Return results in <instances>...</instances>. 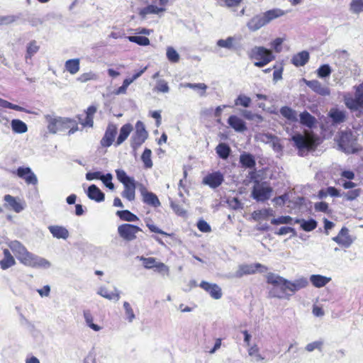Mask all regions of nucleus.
Listing matches in <instances>:
<instances>
[{"mask_svg":"<svg viewBox=\"0 0 363 363\" xmlns=\"http://www.w3.org/2000/svg\"><path fill=\"white\" fill-rule=\"evenodd\" d=\"M132 130L133 126L131 124L126 123L123 125L120 129L119 135L116 140L115 145L118 146L121 145L128 138Z\"/></svg>","mask_w":363,"mask_h":363,"instance_id":"28","label":"nucleus"},{"mask_svg":"<svg viewBox=\"0 0 363 363\" xmlns=\"http://www.w3.org/2000/svg\"><path fill=\"white\" fill-rule=\"evenodd\" d=\"M328 116L334 125L344 123L347 118L346 111L337 108H332L329 111Z\"/></svg>","mask_w":363,"mask_h":363,"instance_id":"19","label":"nucleus"},{"mask_svg":"<svg viewBox=\"0 0 363 363\" xmlns=\"http://www.w3.org/2000/svg\"><path fill=\"white\" fill-rule=\"evenodd\" d=\"M16 174L18 177L25 180L28 184H36L38 178L30 167H20L17 169Z\"/></svg>","mask_w":363,"mask_h":363,"instance_id":"16","label":"nucleus"},{"mask_svg":"<svg viewBox=\"0 0 363 363\" xmlns=\"http://www.w3.org/2000/svg\"><path fill=\"white\" fill-rule=\"evenodd\" d=\"M293 218L289 216H280L277 218H274L271 220V223L273 225L279 224H291Z\"/></svg>","mask_w":363,"mask_h":363,"instance_id":"61","label":"nucleus"},{"mask_svg":"<svg viewBox=\"0 0 363 363\" xmlns=\"http://www.w3.org/2000/svg\"><path fill=\"white\" fill-rule=\"evenodd\" d=\"M344 101L345 106L352 111H357L363 107V82L355 86L354 97L345 96Z\"/></svg>","mask_w":363,"mask_h":363,"instance_id":"10","label":"nucleus"},{"mask_svg":"<svg viewBox=\"0 0 363 363\" xmlns=\"http://www.w3.org/2000/svg\"><path fill=\"white\" fill-rule=\"evenodd\" d=\"M123 308H124L125 313V315L127 317L128 322L132 323L133 320L135 318V313L133 312L132 307L130 306V305L128 302L125 301L123 303Z\"/></svg>","mask_w":363,"mask_h":363,"instance_id":"58","label":"nucleus"},{"mask_svg":"<svg viewBox=\"0 0 363 363\" xmlns=\"http://www.w3.org/2000/svg\"><path fill=\"white\" fill-rule=\"evenodd\" d=\"M167 58L172 63H177L179 61L180 56L177 50L172 47L167 48Z\"/></svg>","mask_w":363,"mask_h":363,"instance_id":"42","label":"nucleus"},{"mask_svg":"<svg viewBox=\"0 0 363 363\" xmlns=\"http://www.w3.org/2000/svg\"><path fill=\"white\" fill-rule=\"evenodd\" d=\"M117 179L123 184H128L131 182H134V179L127 175L123 169L116 170Z\"/></svg>","mask_w":363,"mask_h":363,"instance_id":"48","label":"nucleus"},{"mask_svg":"<svg viewBox=\"0 0 363 363\" xmlns=\"http://www.w3.org/2000/svg\"><path fill=\"white\" fill-rule=\"evenodd\" d=\"M292 140L300 152H307L315 147V141L310 135L304 136L301 134H296L292 137Z\"/></svg>","mask_w":363,"mask_h":363,"instance_id":"11","label":"nucleus"},{"mask_svg":"<svg viewBox=\"0 0 363 363\" xmlns=\"http://www.w3.org/2000/svg\"><path fill=\"white\" fill-rule=\"evenodd\" d=\"M39 45L35 40L30 41L26 47V60L31 59V57L38 52Z\"/></svg>","mask_w":363,"mask_h":363,"instance_id":"39","label":"nucleus"},{"mask_svg":"<svg viewBox=\"0 0 363 363\" xmlns=\"http://www.w3.org/2000/svg\"><path fill=\"white\" fill-rule=\"evenodd\" d=\"M241 114L247 120L256 121L257 122H262L263 121V118L260 115L253 113L252 111L248 110H242L241 111Z\"/></svg>","mask_w":363,"mask_h":363,"instance_id":"50","label":"nucleus"},{"mask_svg":"<svg viewBox=\"0 0 363 363\" xmlns=\"http://www.w3.org/2000/svg\"><path fill=\"white\" fill-rule=\"evenodd\" d=\"M116 133V125L113 123H109L106 128L104 137L101 140V145L104 147H110L114 141Z\"/></svg>","mask_w":363,"mask_h":363,"instance_id":"13","label":"nucleus"},{"mask_svg":"<svg viewBox=\"0 0 363 363\" xmlns=\"http://www.w3.org/2000/svg\"><path fill=\"white\" fill-rule=\"evenodd\" d=\"M116 215L122 220L128 222H135L139 220L138 217L128 210L118 211Z\"/></svg>","mask_w":363,"mask_h":363,"instance_id":"37","label":"nucleus"},{"mask_svg":"<svg viewBox=\"0 0 363 363\" xmlns=\"http://www.w3.org/2000/svg\"><path fill=\"white\" fill-rule=\"evenodd\" d=\"M184 87H188L192 89L195 90H199L201 91L199 94L201 96H205L206 91L208 88V86L204 83H197V84H192V83H186L183 85Z\"/></svg>","mask_w":363,"mask_h":363,"instance_id":"45","label":"nucleus"},{"mask_svg":"<svg viewBox=\"0 0 363 363\" xmlns=\"http://www.w3.org/2000/svg\"><path fill=\"white\" fill-rule=\"evenodd\" d=\"M304 83L315 93L323 96H329L330 94V89L323 85L318 80H307L306 79H303Z\"/></svg>","mask_w":363,"mask_h":363,"instance_id":"14","label":"nucleus"},{"mask_svg":"<svg viewBox=\"0 0 363 363\" xmlns=\"http://www.w3.org/2000/svg\"><path fill=\"white\" fill-rule=\"evenodd\" d=\"M124 190L122 192V196L125 198L130 201H132L135 199V181L129 182L128 184H125Z\"/></svg>","mask_w":363,"mask_h":363,"instance_id":"29","label":"nucleus"},{"mask_svg":"<svg viewBox=\"0 0 363 363\" xmlns=\"http://www.w3.org/2000/svg\"><path fill=\"white\" fill-rule=\"evenodd\" d=\"M140 259L143 262V264L146 269H154L157 261L155 257H140Z\"/></svg>","mask_w":363,"mask_h":363,"instance_id":"59","label":"nucleus"},{"mask_svg":"<svg viewBox=\"0 0 363 363\" xmlns=\"http://www.w3.org/2000/svg\"><path fill=\"white\" fill-rule=\"evenodd\" d=\"M86 194L89 199L96 202L104 201L105 199L104 194L95 184L89 186Z\"/></svg>","mask_w":363,"mask_h":363,"instance_id":"24","label":"nucleus"},{"mask_svg":"<svg viewBox=\"0 0 363 363\" xmlns=\"http://www.w3.org/2000/svg\"><path fill=\"white\" fill-rule=\"evenodd\" d=\"M295 223H300L302 229L307 232H310L317 227V222L313 219L308 220L296 219Z\"/></svg>","mask_w":363,"mask_h":363,"instance_id":"38","label":"nucleus"},{"mask_svg":"<svg viewBox=\"0 0 363 363\" xmlns=\"http://www.w3.org/2000/svg\"><path fill=\"white\" fill-rule=\"evenodd\" d=\"M284 14H285V12L284 11H282L279 9H275L269 10V11L264 12V13H262V15L266 21V24H267L272 20H274L278 17L282 16Z\"/></svg>","mask_w":363,"mask_h":363,"instance_id":"32","label":"nucleus"},{"mask_svg":"<svg viewBox=\"0 0 363 363\" xmlns=\"http://www.w3.org/2000/svg\"><path fill=\"white\" fill-rule=\"evenodd\" d=\"M16 264V261L13 257H4L0 261V267L2 269L5 270Z\"/></svg>","mask_w":363,"mask_h":363,"instance_id":"57","label":"nucleus"},{"mask_svg":"<svg viewBox=\"0 0 363 363\" xmlns=\"http://www.w3.org/2000/svg\"><path fill=\"white\" fill-rule=\"evenodd\" d=\"M79 59H71L65 62V67L66 70L69 72L71 74H75L79 70Z\"/></svg>","mask_w":363,"mask_h":363,"instance_id":"34","label":"nucleus"},{"mask_svg":"<svg viewBox=\"0 0 363 363\" xmlns=\"http://www.w3.org/2000/svg\"><path fill=\"white\" fill-rule=\"evenodd\" d=\"M16 259L22 264L37 269H48L51 263L46 259L30 252L28 250L21 253Z\"/></svg>","mask_w":363,"mask_h":363,"instance_id":"4","label":"nucleus"},{"mask_svg":"<svg viewBox=\"0 0 363 363\" xmlns=\"http://www.w3.org/2000/svg\"><path fill=\"white\" fill-rule=\"evenodd\" d=\"M84 317L87 325L91 328L94 331H99L101 330V327L96 324L93 323V317L89 312H84Z\"/></svg>","mask_w":363,"mask_h":363,"instance_id":"54","label":"nucleus"},{"mask_svg":"<svg viewBox=\"0 0 363 363\" xmlns=\"http://www.w3.org/2000/svg\"><path fill=\"white\" fill-rule=\"evenodd\" d=\"M48 230L52 235L57 239L66 240L69 235L68 230L62 225H50Z\"/></svg>","mask_w":363,"mask_h":363,"instance_id":"23","label":"nucleus"},{"mask_svg":"<svg viewBox=\"0 0 363 363\" xmlns=\"http://www.w3.org/2000/svg\"><path fill=\"white\" fill-rule=\"evenodd\" d=\"M112 178H113V177H112L111 174L108 173V174H106V175H103V177L101 179V180L106 185V186L108 187L111 190L114 189V185L111 182Z\"/></svg>","mask_w":363,"mask_h":363,"instance_id":"64","label":"nucleus"},{"mask_svg":"<svg viewBox=\"0 0 363 363\" xmlns=\"http://www.w3.org/2000/svg\"><path fill=\"white\" fill-rule=\"evenodd\" d=\"M228 123L236 132L242 133L247 130L245 121L237 116H230L228 119Z\"/></svg>","mask_w":363,"mask_h":363,"instance_id":"22","label":"nucleus"},{"mask_svg":"<svg viewBox=\"0 0 363 363\" xmlns=\"http://www.w3.org/2000/svg\"><path fill=\"white\" fill-rule=\"evenodd\" d=\"M7 245L14 255L18 253V252H20L23 247H25L21 242L18 240L9 241Z\"/></svg>","mask_w":363,"mask_h":363,"instance_id":"55","label":"nucleus"},{"mask_svg":"<svg viewBox=\"0 0 363 363\" xmlns=\"http://www.w3.org/2000/svg\"><path fill=\"white\" fill-rule=\"evenodd\" d=\"M11 128L14 133H24L27 132V125L19 119H13L11 121Z\"/></svg>","mask_w":363,"mask_h":363,"instance_id":"36","label":"nucleus"},{"mask_svg":"<svg viewBox=\"0 0 363 363\" xmlns=\"http://www.w3.org/2000/svg\"><path fill=\"white\" fill-rule=\"evenodd\" d=\"M315 118L308 112L303 111L300 114V123L302 125L311 128L315 125Z\"/></svg>","mask_w":363,"mask_h":363,"instance_id":"33","label":"nucleus"},{"mask_svg":"<svg viewBox=\"0 0 363 363\" xmlns=\"http://www.w3.org/2000/svg\"><path fill=\"white\" fill-rule=\"evenodd\" d=\"M266 24V21L264 19L262 15H257L252 18L247 23V27L250 31L255 32Z\"/></svg>","mask_w":363,"mask_h":363,"instance_id":"25","label":"nucleus"},{"mask_svg":"<svg viewBox=\"0 0 363 363\" xmlns=\"http://www.w3.org/2000/svg\"><path fill=\"white\" fill-rule=\"evenodd\" d=\"M333 240L345 247H349L353 242L349 235V230L345 227L340 230L337 236L333 238Z\"/></svg>","mask_w":363,"mask_h":363,"instance_id":"17","label":"nucleus"},{"mask_svg":"<svg viewBox=\"0 0 363 363\" xmlns=\"http://www.w3.org/2000/svg\"><path fill=\"white\" fill-rule=\"evenodd\" d=\"M337 143L340 148L346 153H354L359 150L357 138L351 130L341 131Z\"/></svg>","mask_w":363,"mask_h":363,"instance_id":"5","label":"nucleus"},{"mask_svg":"<svg viewBox=\"0 0 363 363\" xmlns=\"http://www.w3.org/2000/svg\"><path fill=\"white\" fill-rule=\"evenodd\" d=\"M240 162L248 168H252L255 166V161L253 157L250 154H244L240 156Z\"/></svg>","mask_w":363,"mask_h":363,"instance_id":"44","label":"nucleus"},{"mask_svg":"<svg viewBox=\"0 0 363 363\" xmlns=\"http://www.w3.org/2000/svg\"><path fill=\"white\" fill-rule=\"evenodd\" d=\"M140 191L144 203L154 207H158L160 206V201L155 194L149 192L144 186H141Z\"/></svg>","mask_w":363,"mask_h":363,"instance_id":"21","label":"nucleus"},{"mask_svg":"<svg viewBox=\"0 0 363 363\" xmlns=\"http://www.w3.org/2000/svg\"><path fill=\"white\" fill-rule=\"evenodd\" d=\"M199 286L203 290L207 291L213 298L220 299L222 297V290L216 284L202 281Z\"/></svg>","mask_w":363,"mask_h":363,"instance_id":"18","label":"nucleus"},{"mask_svg":"<svg viewBox=\"0 0 363 363\" xmlns=\"http://www.w3.org/2000/svg\"><path fill=\"white\" fill-rule=\"evenodd\" d=\"M216 151L220 158L225 160L230 155V149L229 146L225 143H220L216 147Z\"/></svg>","mask_w":363,"mask_h":363,"instance_id":"40","label":"nucleus"},{"mask_svg":"<svg viewBox=\"0 0 363 363\" xmlns=\"http://www.w3.org/2000/svg\"><path fill=\"white\" fill-rule=\"evenodd\" d=\"M127 39L132 43H135L139 45L147 46L149 45L150 42L149 38L145 36L140 35H133V36H128Z\"/></svg>","mask_w":363,"mask_h":363,"instance_id":"41","label":"nucleus"},{"mask_svg":"<svg viewBox=\"0 0 363 363\" xmlns=\"http://www.w3.org/2000/svg\"><path fill=\"white\" fill-rule=\"evenodd\" d=\"M274 211L272 208H264L254 211L252 217L255 220H265L269 216H273Z\"/></svg>","mask_w":363,"mask_h":363,"instance_id":"35","label":"nucleus"},{"mask_svg":"<svg viewBox=\"0 0 363 363\" xmlns=\"http://www.w3.org/2000/svg\"><path fill=\"white\" fill-rule=\"evenodd\" d=\"M248 354L251 357H255L256 361H261L264 357L259 354V350L257 345L250 346L247 350Z\"/></svg>","mask_w":363,"mask_h":363,"instance_id":"56","label":"nucleus"},{"mask_svg":"<svg viewBox=\"0 0 363 363\" xmlns=\"http://www.w3.org/2000/svg\"><path fill=\"white\" fill-rule=\"evenodd\" d=\"M248 57L255 60V66L263 67L275 59L272 50L263 46H255L247 52Z\"/></svg>","mask_w":363,"mask_h":363,"instance_id":"3","label":"nucleus"},{"mask_svg":"<svg viewBox=\"0 0 363 363\" xmlns=\"http://www.w3.org/2000/svg\"><path fill=\"white\" fill-rule=\"evenodd\" d=\"M47 129L51 134L69 130L68 135H71L78 130L77 122L69 118L57 116L55 113L45 114L43 116Z\"/></svg>","mask_w":363,"mask_h":363,"instance_id":"1","label":"nucleus"},{"mask_svg":"<svg viewBox=\"0 0 363 363\" xmlns=\"http://www.w3.org/2000/svg\"><path fill=\"white\" fill-rule=\"evenodd\" d=\"M4 201H5V208L12 210L16 213H21L25 209L26 203L19 198L6 194L4 196Z\"/></svg>","mask_w":363,"mask_h":363,"instance_id":"12","label":"nucleus"},{"mask_svg":"<svg viewBox=\"0 0 363 363\" xmlns=\"http://www.w3.org/2000/svg\"><path fill=\"white\" fill-rule=\"evenodd\" d=\"M234 41L235 38L233 37H228L226 39L218 40L216 43V45L220 48L231 50L233 48Z\"/></svg>","mask_w":363,"mask_h":363,"instance_id":"47","label":"nucleus"},{"mask_svg":"<svg viewBox=\"0 0 363 363\" xmlns=\"http://www.w3.org/2000/svg\"><path fill=\"white\" fill-rule=\"evenodd\" d=\"M224 181V177L220 172L208 174L203 179V183L212 189L218 187Z\"/></svg>","mask_w":363,"mask_h":363,"instance_id":"15","label":"nucleus"},{"mask_svg":"<svg viewBox=\"0 0 363 363\" xmlns=\"http://www.w3.org/2000/svg\"><path fill=\"white\" fill-rule=\"evenodd\" d=\"M281 115L287 119L289 122L294 123L298 121L297 112L289 106H283L280 108Z\"/></svg>","mask_w":363,"mask_h":363,"instance_id":"30","label":"nucleus"},{"mask_svg":"<svg viewBox=\"0 0 363 363\" xmlns=\"http://www.w3.org/2000/svg\"><path fill=\"white\" fill-rule=\"evenodd\" d=\"M142 229L135 225L129 223H123L118 226L117 232L120 238L126 242H131L137 238L139 232H142Z\"/></svg>","mask_w":363,"mask_h":363,"instance_id":"9","label":"nucleus"},{"mask_svg":"<svg viewBox=\"0 0 363 363\" xmlns=\"http://www.w3.org/2000/svg\"><path fill=\"white\" fill-rule=\"evenodd\" d=\"M154 269L155 272L162 276H169V267L163 262H157Z\"/></svg>","mask_w":363,"mask_h":363,"instance_id":"49","label":"nucleus"},{"mask_svg":"<svg viewBox=\"0 0 363 363\" xmlns=\"http://www.w3.org/2000/svg\"><path fill=\"white\" fill-rule=\"evenodd\" d=\"M155 89L157 91L162 93H168L169 91V85L164 79H160L157 82Z\"/></svg>","mask_w":363,"mask_h":363,"instance_id":"62","label":"nucleus"},{"mask_svg":"<svg viewBox=\"0 0 363 363\" xmlns=\"http://www.w3.org/2000/svg\"><path fill=\"white\" fill-rule=\"evenodd\" d=\"M198 229L203 233H210L211 228L210 225L204 220H199L197 223Z\"/></svg>","mask_w":363,"mask_h":363,"instance_id":"63","label":"nucleus"},{"mask_svg":"<svg viewBox=\"0 0 363 363\" xmlns=\"http://www.w3.org/2000/svg\"><path fill=\"white\" fill-rule=\"evenodd\" d=\"M267 282L272 285L269 291V296L272 298L279 299L286 297L287 291V279L274 273H268L266 276Z\"/></svg>","mask_w":363,"mask_h":363,"instance_id":"2","label":"nucleus"},{"mask_svg":"<svg viewBox=\"0 0 363 363\" xmlns=\"http://www.w3.org/2000/svg\"><path fill=\"white\" fill-rule=\"evenodd\" d=\"M309 60V53L307 51H301L294 55L291 59V63L296 67L304 66Z\"/></svg>","mask_w":363,"mask_h":363,"instance_id":"27","label":"nucleus"},{"mask_svg":"<svg viewBox=\"0 0 363 363\" xmlns=\"http://www.w3.org/2000/svg\"><path fill=\"white\" fill-rule=\"evenodd\" d=\"M272 188L266 182H259L255 181V184L252 191V197L257 201H264L268 200L272 195Z\"/></svg>","mask_w":363,"mask_h":363,"instance_id":"7","label":"nucleus"},{"mask_svg":"<svg viewBox=\"0 0 363 363\" xmlns=\"http://www.w3.org/2000/svg\"><path fill=\"white\" fill-rule=\"evenodd\" d=\"M332 69L329 65H323L317 69V74L320 78L328 77L330 75Z\"/></svg>","mask_w":363,"mask_h":363,"instance_id":"53","label":"nucleus"},{"mask_svg":"<svg viewBox=\"0 0 363 363\" xmlns=\"http://www.w3.org/2000/svg\"><path fill=\"white\" fill-rule=\"evenodd\" d=\"M148 133L143 122L138 121L135 124V130L130 138V146L136 151L146 140Z\"/></svg>","mask_w":363,"mask_h":363,"instance_id":"6","label":"nucleus"},{"mask_svg":"<svg viewBox=\"0 0 363 363\" xmlns=\"http://www.w3.org/2000/svg\"><path fill=\"white\" fill-rule=\"evenodd\" d=\"M350 9L354 13H359L363 11V0H352Z\"/></svg>","mask_w":363,"mask_h":363,"instance_id":"52","label":"nucleus"},{"mask_svg":"<svg viewBox=\"0 0 363 363\" xmlns=\"http://www.w3.org/2000/svg\"><path fill=\"white\" fill-rule=\"evenodd\" d=\"M331 280V278L320 274H313L310 277V281L316 288L325 286Z\"/></svg>","mask_w":363,"mask_h":363,"instance_id":"31","label":"nucleus"},{"mask_svg":"<svg viewBox=\"0 0 363 363\" xmlns=\"http://www.w3.org/2000/svg\"><path fill=\"white\" fill-rule=\"evenodd\" d=\"M268 270L267 267L259 264H243L238 266L237 271L233 274L235 278H241L245 275L254 274L256 272H266Z\"/></svg>","mask_w":363,"mask_h":363,"instance_id":"8","label":"nucleus"},{"mask_svg":"<svg viewBox=\"0 0 363 363\" xmlns=\"http://www.w3.org/2000/svg\"><path fill=\"white\" fill-rule=\"evenodd\" d=\"M98 74L94 72H89L86 73L82 74L78 78L77 80L82 83H85L88 81L91 80H97Z\"/></svg>","mask_w":363,"mask_h":363,"instance_id":"51","label":"nucleus"},{"mask_svg":"<svg viewBox=\"0 0 363 363\" xmlns=\"http://www.w3.org/2000/svg\"><path fill=\"white\" fill-rule=\"evenodd\" d=\"M308 285V281L307 278L301 277L294 281H289L287 279V291L291 293H295L303 288H306Z\"/></svg>","mask_w":363,"mask_h":363,"instance_id":"20","label":"nucleus"},{"mask_svg":"<svg viewBox=\"0 0 363 363\" xmlns=\"http://www.w3.org/2000/svg\"><path fill=\"white\" fill-rule=\"evenodd\" d=\"M151 150L150 149L146 148L141 156V160L144 163L145 167L146 168H151L153 165L151 160Z\"/></svg>","mask_w":363,"mask_h":363,"instance_id":"46","label":"nucleus"},{"mask_svg":"<svg viewBox=\"0 0 363 363\" xmlns=\"http://www.w3.org/2000/svg\"><path fill=\"white\" fill-rule=\"evenodd\" d=\"M97 294L110 301H118L120 299V291L116 288L114 289L113 292H109L105 286H101L99 288Z\"/></svg>","mask_w":363,"mask_h":363,"instance_id":"26","label":"nucleus"},{"mask_svg":"<svg viewBox=\"0 0 363 363\" xmlns=\"http://www.w3.org/2000/svg\"><path fill=\"white\" fill-rule=\"evenodd\" d=\"M361 193V189H355L351 191H348L346 193H344L342 196L347 200V201H353L356 199L357 197L359 196Z\"/></svg>","mask_w":363,"mask_h":363,"instance_id":"60","label":"nucleus"},{"mask_svg":"<svg viewBox=\"0 0 363 363\" xmlns=\"http://www.w3.org/2000/svg\"><path fill=\"white\" fill-rule=\"evenodd\" d=\"M252 100L251 99L244 94H240L235 99V106H241L245 108H248L250 106Z\"/></svg>","mask_w":363,"mask_h":363,"instance_id":"43","label":"nucleus"}]
</instances>
